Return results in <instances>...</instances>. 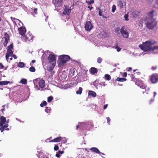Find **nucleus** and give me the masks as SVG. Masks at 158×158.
I'll list each match as a JSON object with an SVG mask.
<instances>
[{
  "label": "nucleus",
  "instance_id": "nucleus-19",
  "mask_svg": "<svg viewBox=\"0 0 158 158\" xmlns=\"http://www.w3.org/2000/svg\"><path fill=\"white\" fill-rule=\"evenodd\" d=\"M131 80L132 81H134V82H135V84L138 85H139L137 84V81H139V80L135 78V76L133 74H131Z\"/></svg>",
  "mask_w": 158,
  "mask_h": 158
},
{
  "label": "nucleus",
  "instance_id": "nucleus-27",
  "mask_svg": "<svg viewBox=\"0 0 158 158\" xmlns=\"http://www.w3.org/2000/svg\"><path fill=\"white\" fill-rule=\"evenodd\" d=\"M51 110V109L50 108L48 107H46L45 109V111L48 113H50Z\"/></svg>",
  "mask_w": 158,
  "mask_h": 158
},
{
  "label": "nucleus",
  "instance_id": "nucleus-8",
  "mask_svg": "<svg viewBox=\"0 0 158 158\" xmlns=\"http://www.w3.org/2000/svg\"><path fill=\"white\" fill-rule=\"evenodd\" d=\"M13 48V44L12 43L9 46H8L7 49V53L6 54L11 55L13 54V52L12 51V49Z\"/></svg>",
  "mask_w": 158,
  "mask_h": 158
},
{
  "label": "nucleus",
  "instance_id": "nucleus-17",
  "mask_svg": "<svg viewBox=\"0 0 158 158\" xmlns=\"http://www.w3.org/2000/svg\"><path fill=\"white\" fill-rule=\"evenodd\" d=\"M66 8V7H65V8L64 9V11L62 13V14L64 15H69L71 11V10L70 9H67Z\"/></svg>",
  "mask_w": 158,
  "mask_h": 158
},
{
  "label": "nucleus",
  "instance_id": "nucleus-3",
  "mask_svg": "<svg viewBox=\"0 0 158 158\" xmlns=\"http://www.w3.org/2000/svg\"><path fill=\"white\" fill-rule=\"evenodd\" d=\"M22 39L25 42H28L30 41H32L33 40L32 36L29 34H27L26 35L23 36Z\"/></svg>",
  "mask_w": 158,
  "mask_h": 158
},
{
  "label": "nucleus",
  "instance_id": "nucleus-51",
  "mask_svg": "<svg viewBox=\"0 0 158 158\" xmlns=\"http://www.w3.org/2000/svg\"><path fill=\"white\" fill-rule=\"evenodd\" d=\"M127 74L126 72H124L123 75V76L125 77H126L127 76Z\"/></svg>",
  "mask_w": 158,
  "mask_h": 158
},
{
  "label": "nucleus",
  "instance_id": "nucleus-21",
  "mask_svg": "<svg viewBox=\"0 0 158 158\" xmlns=\"http://www.w3.org/2000/svg\"><path fill=\"white\" fill-rule=\"evenodd\" d=\"M89 94L92 96L94 97H96V94L95 92L92 91H89Z\"/></svg>",
  "mask_w": 158,
  "mask_h": 158
},
{
  "label": "nucleus",
  "instance_id": "nucleus-11",
  "mask_svg": "<svg viewBox=\"0 0 158 158\" xmlns=\"http://www.w3.org/2000/svg\"><path fill=\"white\" fill-rule=\"evenodd\" d=\"M18 30L19 31V34L22 36L25 34L26 31L25 28L22 27L19 28Z\"/></svg>",
  "mask_w": 158,
  "mask_h": 158
},
{
  "label": "nucleus",
  "instance_id": "nucleus-33",
  "mask_svg": "<svg viewBox=\"0 0 158 158\" xmlns=\"http://www.w3.org/2000/svg\"><path fill=\"white\" fill-rule=\"evenodd\" d=\"M47 104V103L46 101H44L42 102V103H41L40 104V106L41 107H43L44 106H46Z\"/></svg>",
  "mask_w": 158,
  "mask_h": 158
},
{
  "label": "nucleus",
  "instance_id": "nucleus-56",
  "mask_svg": "<svg viewBox=\"0 0 158 158\" xmlns=\"http://www.w3.org/2000/svg\"><path fill=\"white\" fill-rule=\"evenodd\" d=\"M132 70V68L131 67H130L128 68V69L127 70V71H131Z\"/></svg>",
  "mask_w": 158,
  "mask_h": 158
},
{
  "label": "nucleus",
  "instance_id": "nucleus-15",
  "mask_svg": "<svg viewBox=\"0 0 158 158\" xmlns=\"http://www.w3.org/2000/svg\"><path fill=\"white\" fill-rule=\"evenodd\" d=\"M39 87L41 88H43L45 86V81L43 80H41L39 82Z\"/></svg>",
  "mask_w": 158,
  "mask_h": 158
},
{
  "label": "nucleus",
  "instance_id": "nucleus-34",
  "mask_svg": "<svg viewBox=\"0 0 158 158\" xmlns=\"http://www.w3.org/2000/svg\"><path fill=\"white\" fill-rule=\"evenodd\" d=\"M20 82L22 84H25L27 83V80L25 79H23L21 80Z\"/></svg>",
  "mask_w": 158,
  "mask_h": 158
},
{
  "label": "nucleus",
  "instance_id": "nucleus-23",
  "mask_svg": "<svg viewBox=\"0 0 158 158\" xmlns=\"http://www.w3.org/2000/svg\"><path fill=\"white\" fill-rule=\"evenodd\" d=\"M9 125L7 124H5L4 125H3L2 126H0V127H2L3 129L4 130H7L8 131L9 130V128H7L8 127Z\"/></svg>",
  "mask_w": 158,
  "mask_h": 158
},
{
  "label": "nucleus",
  "instance_id": "nucleus-63",
  "mask_svg": "<svg viewBox=\"0 0 158 158\" xmlns=\"http://www.w3.org/2000/svg\"><path fill=\"white\" fill-rule=\"evenodd\" d=\"M76 128H77L76 129L77 130L79 128V126L78 125H77V126H76Z\"/></svg>",
  "mask_w": 158,
  "mask_h": 158
},
{
  "label": "nucleus",
  "instance_id": "nucleus-2",
  "mask_svg": "<svg viewBox=\"0 0 158 158\" xmlns=\"http://www.w3.org/2000/svg\"><path fill=\"white\" fill-rule=\"evenodd\" d=\"M70 59V57L68 55H63L59 56L58 60V67L60 68L63 66Z\"/></svg>",
  "mask_w": 158,
  "mask_h": 158
},
{
  "label": "nucleus",
  "instance_id": "nucleus-35",
  "mask_svg": "<svg viewBox=\"0 0 158 158\" xmlns=\"http://www.w3.org/2000/svg\"><path fill=\"white\" fill-rule=\"evenodd\" d=\"M86 2L88 5H90L91 4L94 3V1L93 0H90L89 1H86Z\"/></svg>",
  "mask_w": 158,
  "mask_h": 158
},
{
  "label": "nucleus",
  "instance_id": "nucleus-38",
  "mask_svg": "<svg viewBox=\"0 0 158 158\" xmlns=\"http://www.w3.org/2000/svg\"><path fill=\"white\" fill-rule=\"evenodd\" d=\"M120 31L121 32V29L119 27H117L115 28V32L117 33L118 32L119 33V31Z\"/></svg>",
  "mask_w": 158,
  "mask_h": 158
},
{
  "label": "nucleus",
  "instance_id": "nucleus-14",
  "mask_svg": "<svg viewBox=\"0 0 158 158\" xmlns=\"http://www.w3.org/2000/svg\"><path fill=\"white\" fill-rule=\"evenodd\" d=\"M90 73L92 74H95L98 72V70L95 67H91L89 71Z\"/></svg>",
  "mask_w": 158,
  "mask_h": 158
},
{
  "label": "nucleus",
  "instance_id": "nucleus-22",
  "mask_svg": "<svg viewBox=\"0 0 158 158\" xmlns=\"http://www.w3.org/2000/svg\"><path fill=\"white\" fill-rule=\"evenodd\" d=\"M10 83V81H0V85H3L8 84Z\"/></svg>",
  "mask_w": 158,
  "mask_h": 158
},
{
  "label": "nucleus",
  "instance_id": "nucleus-13",
  "mask_svg": "<svg viewBox=\"0 0 158 158\" xmlns=\"http://www.w3.org/2000/svg\"><path fill=\"white\" fill-rule=\"evenodd\" d=\"M6 122V119L3 116L0 117V126L4 125Z\"/></svg>",
  "mask_w": 158,
  "mask_h": 158
},
{
  "label": "nucleus",
  "instance_id": "nucleus-60",
  "mask_svg": "<svg viewBox=\"0 0 158 158\" xmlns=\"http://www.w3.org/2000/svg\"><path fill=\"white\" fill-rule=\"evenodd\" d=\"M137 75H140V73L139 72H136V73Z\"/></svg>",
  "mask_w": 158,
  "mask_h": 158
},
{
  "label": "nucleus",
  "instance_id": "nucleus-46",
  "mask_svg": "<svg viewBox=\"0 0 158 158\" xmlns=\"http://www.w3.org/2000/svg\"><path fill=\"white\" fill-rule=\"evenodd\" d=\"M10 56V55L6 53V60H7L8 59L9 57Z\"/></svg>",
  "mask_w": 158,
  "mask_h": 158
},
{
  "label": "nucleus",
  "instance_id": "nucleus-10",
  "mask_svg": "<svg viewBox=\"0 0 158 158\" xmlns=\"http://www.w3.org/2000/svg\"><path fill=\"white\" fill-rule=\"evenodd\" d=\"M156 26V23L154 22H148L147 23L146 26L147 28L150 29H152Z\"/></svg>",
  "mask_w": 158,
  "mask_h": 158
},
{
  "label": "nucleus",
  "instance_id": "nucleus-43",
  "mask_svg": "<svg viewBox=\"0 0 158 158\" xmlns=\"http://www.w3.org/2000/svg\"><path fill=\"white\" fill-rule=\"evenodd\" d=\"M124 17L125 20L127 21L128 20V19H127L128 17V15L127 14H125L124 16Z\"/></svg>",
  "mask_w": 158,
  "mask_h": 158
},
{
  "label": "nucleus",
  "instance_id": "nucleus-50",
  "mask_svg": "<svg viewBox=\"0 0 158 158\" xmlns=\"http://www.w3.org/2000/svg\"><path fill=\"white\" fill-rule=\"evenodd\" d=\"M41 158H48L47 156H46L45 155H44L41 156Z\"/></svg>",
  "mask_w": 158,
  "mask_h": 158
},
{
  "label": "nucleus",
  "instance_id": "nucleus-32",
  "mask_svg": "<svg viewBox=\"0 0 158 158\" xmlns=\"http://www.w3.org/2000/svg\"><path fill=\"white\" fill-rule=\"evenodd\" d=\"M53 99V97L52 96H50L48 97L47 101L48 102H51Z\"/></svg>",
  "mask_w": 158,
  "mask_h": 158
},
{
  "label": "nucleus",
  "instance_id": "nucleus-53",
  "mask_svg": "<svg viewBox=\"0 0 158 158\" xmlns=\"http://www.w3.org/2000/svg\"><path fill=\"white\" fill-rule=\"evenodd\" d=\"M56 156L58 158H60V156L59 153H57L56 154Z\"/></svg>",
  "mask_w": 158,
  "mask_h": 158
},
{
  "label": "nucleus",
  "instance_id": "nucleus-44",
  "mask_svg": "<svg viewBox=\"0 0 158 158\" xmlns=\"http://www.w3.org/2000/svg\"><path fill=\"white\" fill-rule=\"evenodd\" d=\"M35 14H36L37 13V8H35L33 10Z\"/></svg>",
  "mask_w": 158,
  "mask_h": 158
},
{
  "label": "nucleus",
  "instance_id": "nucleus-61",
  "mask_svg": "<svg viewBox=\"0 0 158 158\" xmlns=\"http://www.w3.org/2000/svg\"><path fill=\"white\" fill-rule=\"evenodd\" d=\"M156 3L157 5H158V0H156Z\"/></svg>",
  "mask_w": 158,
  "mask_h": 158
},
{
  "label": "nucleus",
  "instance_id": "nucleus-6",
  "mask_svg": "<svg viewBox=\"0 0 158 158\" xmlns=\"http://www.w3.org/2000/svg\"><path fill=\"white\" fill-rule=\"evenodd\" d=\"M48 60L49 63H56V57L53 54H49L48 57Z\"/></svg>",
  "mask_w": 158,
  "mask_h": 158
},
{
  "label": "nucleus",
  "instance_id": "nucleus-59",
  "mask_svg": "<svg viewBox=\"0 0 158 158\" xmlns=\"http://www.w3.org/2000/svg\"><path fill=\"white\" fill-rule=\"evenodd\" d=\"M31 62L32 63H35V60H32Z\"/></svg>",
  "mask_w": 158,
  "mask_h": 158
},
{
  "label": "nucleus",
  "instance_id": "nucleus-57",
  "mask_svg": "<svg viewBox=\"0 0 158 158\" xmlns=\"http://www.w3.org/2000/svg\"><path fill=\"white\" fill-rule=\"evenodd\" d=\"M88 8H89V9H90V10H92V9H93V7H92V6H89L88 7Z\"/></svg>",
  "mask_w": 158,
  "mask_h": 158
},
{
  "label": "nucleus",
  "instance_id": "nucleus-4",
  "mask_svg": "<svg viewBox=\"0 0 158 158\" xmlns=\"http://www.w3.org/2000/svg\"><path fill=\"white\" fill-rule=\"evenodd\" d=\"M121 33L124 37L126 38H128L129 33L124 27L123 26L121 27Z\"/></svg>",
  "mask_w": 158,
  "mask_h": 158
},
{
  "label": "nucleus",
  "instance_id": "nucleus-49",
  "mask_svg": "<svg viewBox=\"0 0 158 158\" xmlns=\"http://www.w3.org/2000/svg\"><path fill=\"white\" fill-rule=\"evenodd\" d=\"M64 152L63 150H62V151L59 150L58 151V153L59 154H63L64 153Z\"/></svg>",
  "mask_w": 158,
  "mask_h": 158
},
{
  "label": "nucleus",
  "instance_id": "nucleus-30",
  "mask_svg": "<svg viewBox=\"0 0 158 158\" xmlns=\"http://www.w3.org/2000/svg\"><path fill=\"white\" fill-rule=\"evenodd\" d=\"M29 70L30 72H34L35 71V69L34 67L32 66L29 68Z\"/></svg>",
  "mask_w": 158,
  "mask_h": 158
},
{
  "label": "nucleus",
  "instance_id": "nucleus-55",
  "mask_svg": "<svg viewBox=\"0 0 158 158\" xmlns=\"http://www.w3.org/2000/svg\"><path fill=\"white\" fill-rule=\"evenodd\" d=\"M0 127V131H1L2 132L4 131V130L2 127Z\"/></svg>",
  "mask_w": 158,
  "mask_h": 158
},
{
  "label": "nucleus",
  "instance_id": "nucleus-31",
  "mask_svg": "<svg viewBox=\"0 0 158 158\" xmlns=\"http://www.w3.org/2000/svg\"><path fill=\"white\" fill-rule=\"evenodd\" d=\"M103 60L102 58L99 57L97 59V62L99 64H100L102 62Z\"/></svg>",
  "mask_w": 158,
  "mask_h": 158
},
{
  "label": "nucleus",
  "instance_id": "nucleus-39",
  "mask_svg": "<svg viewBox=\"0 0 158 158\" xmlns=\"http://www.w3.org/2000/svg\"><path fill=\"white\" fill-rule=\"evenodd\" d=\"M115 48L116 49L118 52L120 51L121 50V48H120L117 45H116Z\"/></svg>",
  "mask_w": 158,
  "mask_h": 158
},
{
  "label": "nucleus",
  "instance_id": "nucleus-29",
  "mask_svg": "<svg viewBox=\"0 0 158 158\" xmlns=\"http://www.w3.org/2000/svg\"><path fill=\"white\" fill-rule=\"evenodd\" d=\"M18 66L20 68H23L24 66V64L22 62H20L18 64Z\"/></svg>",
  "mask_w": 158,
  "mask_h": 158
},
{
  "label": "nucleus",
  "instance_id": "nucleus-52",
  "mask_svg": "<svg viewBox=\"0 0 158 158\" xmlns=\"http://www.w3.org/2000/svg\"><path fill=\"white\" fill-rule=\"evenodd\" d=\"M107 106L108 105L107 104L104 105L103 106V109L104 110L106 109L107 108Z\"/></svg>",
  "mask_w": 158,
  "mask_h": 158
},
{
  "label": "nucleus",
  "instance_id": "nucleus-58",
  "mask_svg": "<svg viewBox=\"0 0 158 158\" xmlns=\"http://www.w3.org/2000/svg\"><path fill=\"white\" fill-rule=\"evenodd\" d=\"M156 95V92H154V97H155Z\"/></svg>",
  "mask_w": 158,
  "mask_h": 158
},
{
  "label": "nucleus",
  "instance_id": "nucleus-62",
  "mask_svg": "<svg viewBox=\"0 0 158 158\" xmlns=\"http://www.w3.org/2000/svg\"><path fill=\"white\" fill-rule=\"evenodd\" d=\"M154 12V10H152L150 12V13L151 14H153Z\"/></svg>",
  "mask_w": 158,
  "mask_h": 158
},
{
  "label": "nucleus",
  "instance_id": "nucleus-1",
  "mask_svg": "<svg viewBox=\"0 0 158 158\" xmlns=\"http://www.w3.org/2000/svg\"><path fill=\"white\" fill-rule=\"evenodd\" d=\"M156 42L153 41H146L143 42L141 45H139V47L144 51L151 50L152 49V46L155 44Z\"/></svg>",
  "mask_w": 158,
  "mask_h": 158
},
{
  "label": "nucleus",
  "instance_id": "nucleus-64",
  "mask_svg": "<svg viewBox=\"0 0 158 158\" xmlns=\"http://www.w3.org/2000/svg\"><path fill=\"white\" fill-rule=\"evenodd\" d=\"M138 70L137 69H135L133 70V72H135L137 70Z\"/></svg>",
  "mask_w": 158,
  "mask_h": 158
},
{
  "label": "nucleus",
  "instance_id": "nucleus-20",
  "mask_svg": "<svg viewBox=\"0 0 158 158\" xmlns=\"http://www.w3.org/2000/svg\"><path fill=\"white\" fill-rule=\"evenodd\" d=\"M116 81H118L123 82L126 81L127 79L124 78H120L118 77L116 78Z\"/></svg>",
  "mask_w": 158,
  "mask_h": 158
},
{
  "label": "nucleus",
  "instance_id": "nucleus-26",
  "mask_svg": "<svg viewBox=\"0 0 158 158\" xmlns=\"http://www.w3.org/2000/svg\"><path fill=\"white\" fill-rule=\"evenodd\" d=\"M105 79L109 81L111 79V77L108 74H106L105 75Z\"/></svg>",
  "mask_w": 158,
  "mask_h": 158
},
{
  "label": "nucleus",
  "instance_id": "nucleus-47",
  "mask_svg": "<svg viewBox=\"0 0 158 158\" xmlns=\"http://www.w3.org/2000/svg\"><path fill=\"white\" fill-rule=\"evenodd\" d=\"M12 57H13L15 59H16L17 58V56H16V55L15 54H11V55L10 56Z\"/></svg>",
  "mask_w": 158,
  "mask_h": 158
},
{
  "label": "nucleus",
  "instance_id": "nucleus-18",
  "mask_svg": "<svg viewBox=\"0 0 158 158\" xmlns=\"http://www.w3.org/2000/svg\"><path fill=\"white\" fill-rule=\"evenodd\" d=\"M90 150L92 151V152H95L97 153H101L102 155H104L103 153H101L99 151V150L96 148H92L90 149Z\"/></svg>",
  "mask_w": 158,
  "mask_h": 158
},
{
  "label": "nucleus",
  "instance_id": "nucleus-45",
  "mask_svg": "<svg viewBox=\"0 0 158 158\" xmlns=\"http://www.w3.org/2000/svg\"><path fill=\"white\" fill-rule=\"evenodd\" d=\"M106 119L107 120V123L109 124L110 123V119L109 117H107L106 118Z\"/></svg>",
  "mask_w": 158,
  "mask_h": 158
},
{
  "label": "nucleus",
  "instance_id": "nucleus-9",
  "mask_svg": "<svg viewBox=\"0 0 158 158\" xmlns=\"http://www.w3.org/2000/svg\"><path fill=\"white\" fill-rule=\"evenodd\" d=\"M93 28L92 24L90 21H87L85 25V29L87 31H90Z\"/></svg>",
  "mask_w": 158,
  "mask_h": 158
},
{
  "label": "nucleus",
  "instance_id": "nucleus-12",
  "mask_svg": "<svg viewBox=\"0 0 158 158\" xmlns=\"http://www.w3.org/2000/svg\"><path fill=\"white\" fill-rule=\"evenodd\" d=\"M56 64L54 63H49V65H48L47 69V70L50 72H52Z\"/></svg>",
  "mask_w": 158,
  "mask_h": 158
},
{
  "label": "nucleus",
  "instance_id": "nucleus-5",
  "mask_svg": "<svg viewBox=\"0 0 158 158\" xmlns=\"http://www.w3.org/2000/svg\"><path fill=\"white\" fill-rule=\"evenodd\" d=\"M150 79L152 83H156L158 81V74L154 73L152 74L150 76Z\"/></svg>",
  "mask_w": 158,
  "mask_h": 158
},
{
  "label": "nucleus",
  "instance_id": "nucleus-48",
  "mask_svg": "<svg viewBox=\"0 0 158 158\" xmlns=\"http://www.w3.org/2000/svg\"><path fill=\"white\" fill-rule=\"evenodd\" d=\"M4 66L2 64V63H0V69H3L4 68Z\"/></svg>",
  "mask_w": 158,
  "mask_h": 158
},
{
  "label": "nucleus",
  "instance_id": "nucleus-28",
  "mask_svg": "<svg viewBox=\"0 0 158 158\" xmlns=\"http://www.w3.org/2000/svg\"><path fill=\"white\" fill-rule=\"evenodd\" d=\"M62 0H55V2L56 4L60 5L61 4Z\"/></svg>",
  "mask_w": 158,
  "mask_h": 158
},
{
  "label": "nucleus",
  "instance_id": "nucleus-37",
  "mask_svg": "<svg viewBox=\"0 0 158 158\" xmlns=\"http://www.w3.org/2000/svg\"><path fill=\"white\" fill-rule=\"evenodd\" d=\"M158 50V46H154L153 47H152V50Z\"/></svg>",
  "mask_w": 158,
  "mask_h": 158
},
{
  "label": "nucleus",
  "instance_id": "nucleus-54",
  "mask_svg": "<svg viewBox=\"0 0 158 158\" xmlns=\"http://www.w3.org/2000/svg\"><path fill=\"white\" fill-rule=\"evenodd\" d=\"M98 15H99L100 16H102V12L101 11V10L99 11Z\"/></svg>",
  "mask_w": 158,
  "mask_h": 158
},
{
  "label": "nucleus",
  "instance_id": "nucleus-40",
  "mask_svg": "<svg viewBox=\"0 0 158 158\" xmlns=\"http://www.w3.org/2000/svg\"><path fill=\"white\" fill-rule=\"evenodd\" d=\"M54 149L55 151H57L59 149V147L58 145H55L54 148Z\"/></svg>",
  "mask_w": 158,
  "mask_h": 158
},
{
  "label": "nucleus",
  "instance_id": "nucleus-16",
  "mask_svg": "<svg viewBox=\"0 0 158 158\" xmlns=\"http://www.w3.org/2000/svg\"><path fill=\"white\" fill-rule=\"evenodd\" d=\"M62 137H57L54 139L49 141V142H60L62 139Z\"/></svg>",
  "mask_w": 158,
  "mask_h": 158
},
{
  "label": "nucleus",
  "instance_id": "nucleus-36",
  "mask_svg": "<svg viewBox=\"0 0 158 158\" xmlns=\"http://www.w3.org/2000/svg\"><path fill=\"white\" fill-rule=\"evenodd\" d=\"M116 9V7L115 5H113L112 6V11L113 12H114Z\"/></svg>",
  "mask_w": 158,
  "mask_h": 158
},
{
  "label": "nucleus",
  "instance_id": "nucleus-25",
  "mask_svg": "<svg viewBox=\"0 0 158 158\" xmlns=\"http://www.w3.org/2000/svg\"><path fill=\"white\" fill-rule=\"evenodd\" d=\"M82 88L81 87H79L78 90L76 91V94H81L82 93Z\"/></svg>",
  "mask_w": 158,
  "mask_h": 158
},
{
  "label": "nucleus",
  "instance_id": "nucleus-41",
  "mask_svg": "<svg viewBox=\"0 0 158 158\" xmlns=\"http://www.w3.org/2000/svg\"><path fill=\"white\" fill-rule=\"evenodd\" d=\"M118 5H120V8H122L123 7V3L121 1H120L118 3Z\"/></svg>",
  "mask_w": 158,
  "mask_h": 158
},
{
  "label": "nucleus",
  "instance_id": "nucleus-7",
  "mask_svg": "<svg viewBox=\"0 0 158 158\" xmlns=\"http://www.w3.org/2000/svg\"><path fill=\"white\" fill-rule=\"evenodd\" d=\"M4 38L5 41L3 43V45L4 47H6L7 45L8 41L10 40L9 35L6 32L4 33Z\"/></svg>",
  "mask_w": 158,
  "mask_h": 158
},
{
  "label": "nucleus",
  "instance_id": "nucleus-42",
  "mask_svg": "<svg viewBox=\"0 0 158 158\" xmlns=\"http://www.w3.org/2000/svg\"><path fill=\"white\" fill-rule=\"evenodd\" d=\"M157 68V66L156 65L153 66L152 67V69L153 70H156Z\"/></svg>",
  "mask_w": 158,
  "mask_h": 158
},
{
  "label": "nucleus",
  "instance_id": "nucleus-24",
  "mask_svg": "<svg viewBox=\"0 0 158 158\" xmlns=\"http://www.w3.org/2000/svg\"><path fill=\"white\" fill-rule=\"evenodd\" d=\"M140 87L141 88L143 89V93L145 92L146 91V87L144 84H142Z\"/></svg>",
  "mask_w": 158,
  "mask_h": 158
}]
</instances>
